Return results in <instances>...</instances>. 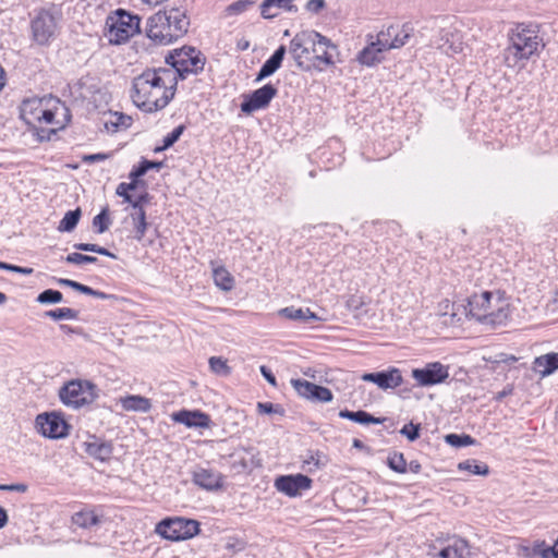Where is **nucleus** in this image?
I'll return each instance as SVG.
<instances>
[{"label":"nucleus","instance_id":"20","mask_svg":"<svg viewBox=\"0 0 558 558\" xmlns=\"http://www.w3.org/2000/svg\"><path fill=\"white\" fill-rule=\"evenodd\" d=\"M337 47L328 39L318 33V38L315 39V46L312 50L315 60L325 65H332L335 63L333 51Z\"/></svg>","mask_w":558,"mask_h":558},{"label":"nucleus","instance_id":"57","mask_svg":"<svg viewBox=\"0 0 558 558\" xmlns=\"http://www.w3.org/2000/svg\"><path fill=\"white\" fill-rule=\"evenodd\" d=\"M58 284L60 286H65V287H70L72 289H74L75 291H78L81 292L82 288H83V284L77 282V281H74V280H71V279H63V278H60L57 280Z\"/></svg>","mask_w":558,"mask_h":558},{"label":"nucleus","instance_id":"22","mask_svg":"<svg viewBox=\"0 0 558 558\" xmlns=\"http://www.w3.org/2000/svg\"><path fill=\"white\" fill-rule=\"evenodd\" d=\"M162 12L166 13L169 26L172 27L174 36L181 38L184 34H186L190 26V20L186 16L185 10L171 8L170 10Z\"/></svg>","mask_w":558,"mask_h":558},{"label":"nucleus","instance_id":"4","mask_svg":"<svg viewBox=\"0 0 558 558\" xmlns=\"http://www.w3.org/2000/svg\"><path fill=\"white\" fill-rule=\"evenodd\" d=\"M468 315L492 329L506 326L510 317V305L499 293L484 291L468 299Z\"/></svg>","mask_w":558,"mask_h":558},{"label":"nucleus","instance_id":"43","mask_svg":"<svg viewBox=\"0 0 558 558\" xmlns=\"http://www.w3.org/2000/svg\"><path fill=\"white\" fill-rule=\"evenodd\" d=\"M46 315L54 320L77 318V312L69 307L51 310L46 312Z\"/></svg>","mask_w":558,"mask_h":558},{"label":"nucleus","instance_id":"53","mask_svg":"<svg viewBox=\"0 0 558 558\" xmlns=\"http://www.w3.org/2000/svg\"><path fill=\"white\" fill-rule=\"evenodd\" d=\"M149 195L148 193L141 194L136 198H133L132 201V210L137 211L138 209H144V204L148 203Z\"/></svg>","mask_w":558,"mask_h":558},{"label":"nucleus","instance_id":"14","mask_svg":"<svg viewBox=\"0 0 558 558\" xmlns=\"http://www.w3.org/2000/svg\"><path fill=\"white\" fill-rule=\"evenodd\" d=\"M396 32H399L398 25H391L386 31L380 32L377 36V43H373L361 51L359 56L360 62L366 65H373L378 62L380 60L378 53L390 49L386 48V44L392 43Z\"/></svg>","mask_w":558,"mask_h":558},{"label":"nucleus","instance_id":"42","mask_svg":"<svg viewBox=\"0 0 558 558\" xmlns=\"http://www.w3.org/2000/svg\"><path fill=\"white\" fill-rule=\"evenodd\" d=\"M325 462L322 460V456L316 453H310L307 458L303 459L302 469L306 472H314L319 470Z\"/></svg>","mask_w":558,"mask_h":558},{"label":"nucleus","instance_id":"63","mask_svg":"<svg viewBox=\"0 0 558 558\" xmlns=\"http://www.w3.org/2000/svg\"><path fill=\"white\" fill-rule=\"evenodd\" d=\"M409 470L413 473H418L421 470V464L417 461H411L409 464Z\"/></svg>","mask_w":558,"mask_h":558},{"label":"nucleus","instance_id":"41","mask_svg":"<svg viewBox=\"0 0 558 558\" xmlns=\"http://www.w3.org/2000/svg\"><path fill=\"white\" fill-rule=\"evenodd\" d=\"M388 466L397 473L407 472V462L402 453L393 452L387 459Z\"/></svg>","mask_w":558,"mask_h":558},{"label":"nucleus","instance_id":"45","mask_svg":"<svg viewBox=\"0 0 558 558\" xmlns=\"http://www.w3.org/2000/svg\"><path fill=\"white\" fill-rule=\"evenodd\" d=\"M98 259L95 256L84 255L81 253H71L65 257V262L75 265L94 264Z\"/></svg>","mask_w":558,"mask_h":558},{"label":"nucleus","instance_id":"38","mask_svg":"<svg viewBox=\"0 0 558 558\" xmlns=\"http://www.w3.org/2000/svg\"><path fill=\"white\" fill-rule=\"evenodd\" d=\"M111 219L109 216V208L105 207L101 211L94 217L93 226L97 229V233H104L109 229Z\"/></svg>","mask_w":558,"mask_h":558},{"label":"nucleus","instance_id":"46","mask_svg":"<svg viewBox=\"0 0 558 558\" xmlns=\"http://www.w3.org/2000/svg\"><path fill=\"white\" fill-rule=\"evenodd\" d=\"M209 366L211 371L219 375H226L229 373L227 362L221 357L213 356L209 359Z\"/></svg>","mask_w":558,"mask_h":558},{"label":"nucleus","instance_id":"54","mask_svg":"<svg viewBox=\"0 0 558 558\" xmlns=\"http://www.w3.org/2000/svg\"><path fill=\"white\" fill-rule=\"evenodd\" d=\"M325 7V0H308L306 9L310 12L317 13Z\"/></svg>","mask_w":558,"mask_h":558},{"label":"nucleus","instance_id":"17","mask_svg":"<svg viewBox=\"0 0 558 558\" xmlns=\"http://www.w3.org/2000/svg\"><path fill=\"white\" fill-rule=\"evenodd\" d=\"M312 480L303 474L281 475L275 480V487L278 492L289 496L296 497L303 490L310 489Z\"/></svg>","mask_w":558,"mask_h":558},{"label":"nucleus","instance_id":"19","mask_svg":"<svg viewBox=\"0 0 558 558\" xmlns=\"http://www.w3.org/2000/svg\"><path fill=\"white\" fill-rule=\"evenodd\" d=\"M362 380L376 384L381 389H393L399 387L403 379L398 368L377 373H365L361 376Z\"/></svg>","mask_w":558,"mask_h":558},{"label":"nucleus","instance_id":"25","mask_svg":"<svg viewBox=\"0 0 558 558\" xmlns=\"http://www.w3.org/2000/svg\"><path fill=\"white\" fill-rule=\"evenodd\" d=\"M440 558H470L469 544L463 538H453L452 543L439 551Z\"/></svg>","mask_w":558,"mask_h":558},{"label":"nucleus","instance_id":"21","mask_svg":"<svg viewBox=\"0 0 558 558\" xmlns=\"http://www.w3.org/2000/svg\"><path fill=\"white\" fill-rule=\"evenodd\" d=\"M172 420L187 427H208L210 418L201 411L181 410L172 414Z\"/></svg>","mask_w":558,"mask_h":558},{"label":"nucleus","instance_id":"49","mask_svg":"<svg viewBox=\"0 0 558 558\" xmlns=\"http://www.w3.org/2000/svg\"><path fill=\"white\" fill-rule=\"evenodd\" d=\"M400 433L410 441H414L420 437V425H414L412 423L407 424L402 427Z\"/></svg>","mask_w":558,"mask_h":558},{"label":"nucleus","instance_id":"26","mask_svg":"<svg viewBox=\"0 0 558 558\" xmlns=\"http://www.w3.org/2000/svg\"><path fill=\"white\" fill-rule=\"evenodd\" d=\"M84 446L87 454L100 461L110 459L112 454V445L110 442L100 441L97 438L85 442Z\"/></svg>","mask_w":558,"mask_h":558},{"label":"nucleus","instance_id":"61","mask_svg":"<svg viewBox=\"0 0 558 558\" xmlns=\"http://www.w3.org/2000/svg\"><path fill=\"white\" fill-rule=\"evenodd\" d=\"M107 158V155L105 154H94L88 155L84 158L85 161L95 162V161H102Z\"/></svg>","mask_w":558,"mask_h":558},{"label":"nucleus","instance_id":"13","mask_svg":"<svg viewBox=\"0 0 558 558\" xmlns=\"http://www.w3.org/2000/svg\"><path fill=\"white\" fill-rule=\"evenodd\" d=\"M412 377L420 386H434L449 377V367L440 362L427 363L422 368L412 369Z\"/></svg>","mask_w":558,"mask_h":558},{"label":"nucleus","instance_id":"59","mask_svg":"<svg viewBox=\"0 0 558 558\" xmlns=\"http://www.w3.org/2000/svg\"><path fill=\"white\" fill-rule=\"evenodd\" d=\"M5 270L22 274V275H31L34 271L33 268L21 267V266H16V265H12V264H9V266L5 267Z\"/></svg>","mask_w":558,"mask_h":558},{"label":"nucleus","instance_id":"9","mask_svg":"<svg viewBox=\"0 0 558 558\" xmlns=\"http://www.w3.org/2000/svg\"><path fill=\"white\" fill-rule=\"evenodd\" d=\"M35 426L37 432L46 438L61 439L69 435L70 425L61 413L45 412L36 416Z\"/></svg>","mask_w":558,"mask_h":558},{"label":"nucleus","instance_id":"7","mask_svg":"<svg viewBox=\"0 0 558 558\" xmlns=\"http://www.w3.org/2000/svg\"><path fill=\"white\" fill-rule=\"evenodd\" d=\"M156 532L169 541H184L198 534L199 523L185 518H168L159 522Z\"/></svg>","mask_w":558,"mask_h":558},{"label":"nucleus","instance_id":"30","mask_svg":"<svg viewBox=\"0 0 558 558\" xmlns=\"http://www.w3.org/2000/svg\"><path fill=\"white\" fill-rule=\"evenodd\" d=\"M130 219L134 229L133 238L137 241H142L148 227L145 209H138L137 211L132 210L130 213Z\"/></svg>","mask_w":558,"mask_h":558},{"label":"nucleus","instance_id":"40","mask_svg":"<svg viewBox=\"0 0 558 558\" xmlns=\"http://www.w3.org/2000/svg\"><path fill=\"white\" fill-rule=\"evenodd\" d=\"M445 440L447 444H449L452 447H465L470 445L475 444V439L472 438L470 435H458V434H448L445 437Z\"/></svg>","mask_w":558,"mask_h":558},{"label":"nucleus","instance_id":"24","mask_svg":"<svg viewBox=\"0 0 558 558\" xmlns=\"http://www.w3.org/2000/svg\"><path fill=\"white\" fill-rule=\"evenodd\" d=\"M119 403L128 412L147 413L151 409V402L148 398L140 395H129L121 397Z\"/></svg>","mask_w":558,"mask_h":558},{"label":"nucleus","instance_id":"55","mask_svg":"<svg viewBox=\"0 0 558 558\" xmlns=\"http://www.w3.org/2000/svg\"><path fill=\"white\" fill-rule=\"evenodd\" d=\"M73 246H74V248H76L78 251L93 252V253H97V254H98V251H100L99 245L90 244V243H75Z\"/></svg>","mask_w":558,"mask_h":558},{"label":"nucleus","instance_id":"1","mask_svg":"<svg viewBox=\"0 0 558 558\" xmlns=\"http://www.w3.org/2000/svg\"><path fill=\"white\" fill-rule=\"evenodd\" d=\"M175 89V71L146 69L133 78L131 98L142 111L151 113L166 108L173 99Z\"/></svg>","mask_w":558,"mask_h":558},{"label":"nucleus","instance_id":"58","mask_svg":"<svg viewBox=\"0 0 558 558\" xmlns=\"http://www.w3.org/2000/svg\"><path fill=\"white\" fill-rule=\"evenodd\" d=\"M260 373L270 385L277 386L276 377L268 367L265 365L260 366Z\"/></svg>","mask_w":558,"mask_h":558},{"label":"nucleus","instance_id":"39","mask_svg":"<svg viewBox=\"0 0 558 558\" xmlns=\"http://www.w3.org/2000/svg\"><path fill=\"white\" fill-rule=\"evenodd\" d=\"M184 130H185V126L182 125V124L177 126L175 129H173L172 132H170L169 134H167L163 137L162 146L156 147L154 149V151L155 153H159V151H162V150L168 149L169 147H171L180 138V136L182 135Z\"/></svg>","mask_w":558,"mask_h":558},{"label":"nucleus","instance_id":"16","mask_svg":"<svg viewBox=\"0 0 558 558\" xmlns=\"http://www.w3.org/2000/svg\"><path fill=\"white\" fill-rule=\"evenodd\" d=\"M290 383L300 397L313 402H330L333 398L330 389L311 381L292 378Z\"/></svg>","mask_w":558,"mask_h":558},{"label":"nucleus","instance_id":"8","mask_svg":"<svg viewBox=\"0 0 558 558\" xmlns=\"http://www.w3.org/2000/svg\"><path fill=\"white\" fill-rule=\"evenodd\" d=\"M107 37L110 44L120 45L140 29V19L122 10L107 20Z\"/></svg>","mask_w":558,"mask_h":558},{"label":"nucleus","instance_id":"6","mask_svg":"<svg viewBox=\"0 0 558 558\" xmlns=\"http://www.w3.org/2000/svg\"><path fill=\"white\" fill-rule=\"evenodd\" d=\"M166 61L175 71V81L185 78L187 74H197L203 71L205 59L195 48H182L166 58Z\"/></svg>","mask_w":558,"mask_h":558},{"label":"nucleus","instance_id":"10","mask_svg":"<svg viewBox=\"0 0 558 558\" xmlns=\"http://www.w3.org/2000/svg\"><path fill=\"white\" fill-rule=\"evenodd\" d=\"M33 39L40 46L49 45L57 36L58 20L47 10H41L31 23Z\"/></svg>","mask_w":558,"mask_h":558},{"label":"nucleus","instance_id":"51","mask_svg":"<svg viewBox=\"0 0 558 558\" xmlns=\"http://www.w3.org/2000/svg\"><path fill=\"white\" fill-rule=\"evenodd\" d=\"M81 293H84V294H87V295H92V296H95V298L101 299V300H108V299L113 298V295H111V294H107V293H105L102 291L94 290L90 287L85 286V284H83Z\"/></svg>","mask_w":558,"mask_h":558},{"label":"nucleus","instance_id":"18","mask_svg":"<svg viewBox=\"0 0 558 558\" xmlns=\"http://www.w3.org/2000/svg\"><path fill=\"white\" fill-rule=\"evenodd\" d=\"M192 481L206 490H217L223 485V476L220 472L203 466H196L193 470Z\"/></svg>","mask_w":558,"mask_h":558},{"label":"nucleus","instance_id":"27","mask_svg":"<svg viewBox=\"0 0 558 558\" xmlns=\"http://www.w3.org/2000/svg\"><path fill=\"white\" fill-rule=\"evenodd\" d=\"M279 314L288 319L301 323H310L311 320H319L320 318L313 313L310 308H296L294 306L284 307L279 311Z\"/></svg>","mask_w":558,"mask_h":558},{"label":"nucleus","instance_id":"11","mask_svg":"<svg viewBox=\"0 0 558 558\" xmlns=\"http://www.w3.org/2000/svg\"><path fill=\"white\" fill-rule=\"evenodd\" d=\"M146 33L148 38L159 45H169L179 39L169 26L166 13L159 11L147 20Z\"/></svg>","mask_w":558,"mask_h":558},{"label":"nucleus","instance_id":"12","mask_svg":"<svg viewBox=\"0 0 558 558\" xmlns=\"http://www.w3.org/2000/svg\"><path fill=\"white\" fill-rule=\"evenodd\" d=\"M316 38H318V32L302 31L296 33L290 41L289 52L300 69H304V59L312 52Z\"/></svg>","mask_w":558,"mask_h":558},{"label":"nucleus","instance_id":"36","mask_svg":"<svg viewBox=\"0 0 558 558\" xmlns=\"http://www.w3.org/2000/svg\"><path fill=\"white\" fill-rule=\"evenodd\" d=\"M163 163L161 161H150L143 159L137 167H134L130 173L132 180H136L147 173L150 169L159 170Z\"/></svg>","mask_w":558,"mask_h":558},{"label":"nucleus","instance_id":"64","mask_svg":"<svg viewBox=\"0 0 558 558\" xmlns=\"http://www.w3.org/2000/svg\"><path fill=\"white\" fill-rule=\"evenodd\" d=\"M100 251H98V254L100 255H104V256H108V257H111V258H117V255L111 253L110 251H108L107 248L100 246L99 247Z\"/></svg>","mask_w":558,"mask_h":558},{"label":"nucleus","instance_id":"34","mask_svg":"<svg viewBox=\"0 0 558 558\" xmlns=\"http://www.w3.org/2000/svg\"><path fill=\"white\" fill-rule=\"evenodd\" d=\"M413 32L414 28L410 23L399 26V32H396L392 43L386 44V48L396 49L403 47L413 35Z\"/></svg>","mask_w":558,"mask_h":558},{"label":"nucleus","instance_id":"23","mask_svg":"<svg viewBox=\"0 0 558 558\" xmlns=\"http://www.w3.org/2000/svg\"><path fill=\"white\" fill-rule=\"evenodd\" d=\"M286 52L287 49L284 46L278 47L272 56L262 65L255 81L260 82L272 75L281 66Z\"/></svg>","mask_w":558,"mask_h":558},{"label":"nucleus","instance_id":"15","mask_svg":"<svg viewBox=\"0 0 558 558\" xmlns=\"http://www.w3.org/2000/svg\"><path fill=\"white\" fill-rule=\"evenodd\" d=\"M277 93L278 90L274 85H264L252 94L244 96V100L241 104V111L251 114L254 111L266 108Z\"/></svg>","mask_w":558,"mask_h":558},{"label":"nucleus","instance_id":"29","mask_svg":"<svg viewBox=\"0 0 558 558\" xmlns=\"http://www.w3.org/2000/svg\"><path fill=\"white\" fill-rule=\"evenodd\" d=\"M339 416L363 425L381 424L384 422V418L375 417L372 414L362 410L355 412L349 410H341L339 412Z\"/></svg>","mask_w":558,"mask_h":558},{"label":"nucleus","instance_id":"62","mask_svg":"<svg viewBox=\"0 0 558 558\" xmlns=\"http://www.w3.org/2000/svg\"><path fill=\"white\" fill-rule=\"evenodd\" d=\"M8 522V513L7 511L0 507V529L3 527Z\"/></svg>","mask_w":558,"mask_h":558},{"label":"nucleus","instance_id":"37","mask_svg":"<svg viewBox=\"0 0 558 558\" xmlns=\"http://www.w3.org/2000/svg\"><path fill=\"white\" fill-rule=\"evenodd\" d=\"M458 469L460 471H468L476 475H487L489 472V469L485 463H477L476 460H466L460 462Z\"/></svg>","mask_w":558,"mask_h":558},{"label":"nucleus","instance_id":"44","mask_svg":"<svg viewBox=\"0 0 558 558\" xmlns=\"http://www.w3.org/2000/svg\"><path fill=\"white\" fill-rule=\"evenodd\" d=\"M62 293L58 290L47 289L38 294L37 301L41 304H54L62 301Z\"/></svg>","mask_w":558,"mask_h":558},{"label":"nucleus","instance_id":"28","mask_svg":"<svg viewBox=\"0 0 558 558\" xmlns=\"http://www.w3.org/2000/svg\"><path fill=\"white\" fill-rule=\"evenodd\" d=\"M276 7L278 9H284L288 12L296 11L295 5L292 4V0H264L260 4V14L264 19H272L278 13L271 12V9Z\"/></svg>","mask_w":558,"mask_h":558},{"label":"nucleus","instance_id":"33","mask_svg":"<svg viewBox=\"0 0 558 558\" xmlns=\"http://www.w3.org/2000/svg\"><path fill=\"white\" fill-rule=\"evenodd\" d=\"M216 286L223 291H230L234 286V279L225 267H216L213 270Z\"/></svg>","mask_w":558,"mask_h":558},{"label":"nucleus","instance_id":"48","mask_svg":"<svg viewBox=\"0 0 558 558\" xmlns=\"http://www.w3.org/2000/svg\"><path fill=\"white\" fill-rule=\"evenodd\" d=\"M254 2L252 0H238L231 3L227 11L229 14H240L246 11Z\"/></svg>","mask_w":558,"mask_h":558},{"label":"nucleus","instance_id":"47","mask_svg":"<svg viewBox=\"0 0 558 558\" xmlns=\"http://www.w3.org/2000/svg\"><path fill=\"white\" fill-rule=\"evenodd\" d=\"M135 186V180H133L131 183H120L117 187V194L123 197L124 202L132 204L133 197L129 194V190H134Z\"/></svg>","mask_w":558,"mask_h":558},{"label":"nucleus","instance_id":"31","mask_svg":"<svg viewBox=\"0 0 558 558\" xmlns=\"http://www.w3.org/2000/svg\"><path fill=\"white\" fill-rule=\"evenodd\" d=\"M535 365L543 375L551 374L558 369V352L547 353L536 357Z\"/></svg>","mask_w":558,"mask_h":558},{"label":"nucleus","instance_id":"56","mask_svg":"<svg viewBox=\"0 0 558 558\" xmlns=\"http://www.w3.org/2000/svg\"><path fill=\"white\" fill-rule=\"evenodd\" d=\"M0 490L25 493L27 490V485L22 483L0 485Z\"/></svg>","mask_w":558,"mask_h":558},{"label":"nucleus","instance_id":"32","mask_svg":"<svg viewBox=\"0 0 558 558\" xmlns=\"http://www.w3.org/2000/svg\"><path fill=\"white\" fill-rule=\"evenodd\" d=\"M73 524L82 529H90L100 522V519L94 511L82 510L72 515Z\"/></svg>","mask_w":558,"mask_h":558},{"label":"nucleus","instance_id":"60","mask_svg":"<svg viewBox=\"0 0 558 558\" xmlns=\"http://www.w3.org/2000/svg\"><path fill=\"white\" fill-rule=\"evenodd\" d=\"M544 558H558V537L553 546H546Z\"/></svg>","mask_w":558,"mask_h":558},{"label":"nucleus","instance_id":"3","mask_svg":"<svg viewBox=\"0 0 558 558\" xmlns=\"http://www.w3.org/2000/svg\"><path fill=\"white\" fill-rule=\"evenodd\" d=\"M544 47L537 25L519 24L509 35V46L504 51L509 68H524L526 61Z\"/></svg>","mask_w":558,"mask_h":558},{"label":"nucleus","instance_id":"52","mask_svg":"<svg viewBox=\"0 0 558 558\" xmlns=\"http://www.w3.org/2000/svg\"><path fill=\"white\" fill-rule=\"evenodd\" d=\"M546 545L545 542L535 543L531 549V553H527L526 556L530 558L542 557L544 558Z\"/></svg>","mask_w":558,"mask_h":558},{"label":"nucleus","instance_id":"5","mask_svg":"<svg viewBox=\"0 0 558 558\" xmlns=\"http://www.w3.org/2000/svg\"><path fill=\"white\" fill-rule=\"evenodd\" d=\"M61 402L70 408L78 409L90 404L97 398L96 386L82 379H72L59 389Z\"/></svg>","mask_w":558,"mask_h":558},{"label":"nucleus","instance_id":"50","mask_svg":"<svg viewBox=\"0 0 558 558\" xmlns=\"http://www.w3.org/2000/svg\"><path fill=\"white\" fill-rule=\"evenodd\" d=\"M257 409L259 413L271 414V413H281L279 405H276L271 402H258Z\"/></svg>","mask_w":558,"mask_h":558},{"label":"nucleus","instance_id":"35","mask_svg":"<svg viewBox=\"0 0 558 558\" xmlns=\"http://www.w3.org/2000/svg\"><path fill=\"white\" fill-rule=\"evenodd\" d=\"M82 211L80 208L69 210L59 223L58 230L61 232H71L77 226Z\"/></svg>","mask_w":558,"mask_h":558},{"label":"nucleus","instance_id":"2","mask_svg":"<svg viewBox=\"0 0 558 558\" xmlns=\"http://www.w3.org/2000/svg\"><path fill=\"white\" fill-rule=\"evenodd\" d=\"M68 108L52 96L26 98L20 106L21 119L40 141H49L65 126Z\"/></svg>","mask_w":558,"mask_h":558}]
</instances>
